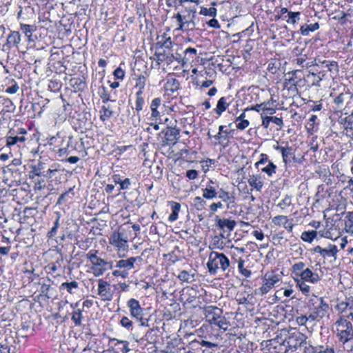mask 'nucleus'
<instances>
[{
	"label": "nucleus",
	"mask_w": 353,
	"mask_h": 353,
	"mask_svg": "<svg viewBox=\"0 0 353 353\" xmlns=\"http://www.w3.org/2000/svg\"><path fill=\"white\" fill-rule=\"evenodd\" d=\"M307 307L310 319H313L314 322L319 321L328 315L330 310V306L323 297H319L314 294H312L309 298Z\"/></svg>",
	"instance_id": "nucleus-1"
},
{
	"label": "nucleus",
	"mask_w": 353,
	"mask_h": 353,
	"mask_svg": "<svg viewBox=\"0 0 353 353\" xmlns=\"http://www.w3.org/2000/svg\"><path fill=\"white\" fill-rule=\"evenodd\" d=\"M203 312L206 321L211 325L216 326L219 329L226 331L230 323L223 316V310L216 306H206L203 308Z\"/></svg>",
	"instance_id": "nucleus-2"
},
{
	"label": "nucleus",
	"mask_w": 353,
	"mask_h": 353,
	"mask_svg": "<svg viewBox=\"0 0 353 353\" xmlns=\"http://www.w3.org/2000/svg\"><path fill=\"white\" fill-rule=\"evenodd\" d=\"M98 253V250L92 249L86 254V259L90 262L92 272L95 276H101L107 270H112L114 268L112 261H107L97 256Z\"/></svg>",
	"instance_id": "nucleus-3"
},
{
	"label": "nucleus",
	"mask_w": 353,
	"mask_h": 353,
	"mask_svg": "<svg viewBox=\"0 0 353 353\" xmlns=\"http://www.w3.org/2000/svg\"><path fill=\"white\" fill-rule=\"evenodd\" d=\"M230 261L223 253L212 251L210 253L207 268L211 274H216L219 270L225 271L230 267Z\"/></svg>",
	"instance_id": "nucleus-4"
},
{
	"label": "nucleus",
	"mask_w": 353,
	"mask_h": 353,
	"mask_svg": "<svg viewBox=\"0 0 353 353\" xmlns=\"http://www.w3.org/2000/svg\"><path fill=\"white\" fill-rule=\"evenodd\" d=\"M283 344L291 351L299 350L298 353H302L306 345H310L307 342L306 336L294 329L288 333Z\"/></svg>",
	"instance_id": "nucleus-5"
},
{
	"label": "nucleus",
	"mask_w": 353,
	"mask_h": 353,
	"mask_svg": "<svg viewBox=\"0 0 353 353\" xmlns=\"http://www.w3.org/2000/svg\"><path fill=\"white\" fill-rule=\"evenodd\" d=\"M141 261L142 258L141 256H131L126 259L117 261L114 267L117 269L113 270L112 275L115 277L126 279L129 276V271L134 268L135 263Z\"/></svg>",
	"instance_id": "nucleus-6"
},
{
	"label": "nucleus",
	"mask_w": 353,
	"mask_h": 353,
	"mask_svg": "<svg viewBox=\"0 0 353 353\" xmlns=\"http://www.w3.org/2000/svg\"><path fill=\"white\" fill-rule=\"evenodd\" d=\"M335 327L339 341L353 338V325L345 316H340L335 322Z\"/></svg>",
	"instance_id": "nucleus-7"
},
{
	"label": "nucleus",
	"mask_w": 353,
	"mask_h": 353,
	"mask_svg": "<svg viewBox=\"0 0 353 353\" xmlns=\"http://www.w3.org/2000/svg\"><path fill=\"white\" fill-rule=\"evenodd\" d=\"M109 243L117 248L119 256L120 257L124 256L121 255L120 252H125L128 248V244L126 238L124 236L123 233H121L119 231H114L112 233L109 237Z\"/></svg>",
	"instance_id": "nucleus-8"
},
{
	"label": "nucleus",
	"mask_w": 353,
	"mask_h": 353,
	"mask_svg": "<svg viewBox=\"0 0 353 353\" xmlns=\"http://www.w3.org/2000/svg\"><path fill=\"white\" fill-rule=\"evenodd\" d=\"M27 131L25 128H17V129H12L6 137V145L10 147L15 144L19 145V144L23 143L26 140L25 137Z\"/></svg>",
	"instance_id": "nucleus-9"
},
{
	"label": "nucleus",
	"mask_w": 353,
	"mask_h": 353,
	"mask_svg": "<svg viewBox=\"0 0 353 353\" xmlns=\"http://www.w3.org/2000/svg\"><path fill=\"white\" fill-rule=\"evenodd\" d=\"M263 283L260 288V292L262 294H265L279 281V277L274 272H267L263 278Z\"/></svg>",
	"instance_id": "nucleus-10"
},
{
	"label": "nucleus",
	"mask_w": 353,
	"mask_h": 353,
	"mask_svg": "<svg viewBox=\"0 0 353 353\" xmlns=\"http://www.w3.org/2000/svg\"><path fill=\"white\" fill-rule=\"evenodd\" d=\"M127 305L130 309V315L137 321H141L142 325H144L142 322L143 309L141 307L139 301L134 298H131L128 301Z\"/></svg>",
	"instance_id": "nucleus-11"
},
{
	"label": "nucleus",
	"mask_w": 353,
	"mask_h": 353,
	"mask_svg": "<svg viewBox=\"0 0 353 353\" xmlns=\"http://www.w3.org/2000/svg\"><path fill=\"white\" fill-rule=\"evenodd\" d=\"M197 10L195 6L185 8L183 14L178 12L174 15V18L178 22V26L181 23H185L196 19Z\"/></svg>",
	"instance_id": "nucleus-12"
},
{
	"label": "nucleus",
	"mask_w": 353,
	"mask_h": 353,
	"mask_svg": "<svg viewBox=\"0 0 353 353\" xmlns=\"http://www.w3.org/2000/svg\"><path fill=\"white\" fill-rule=\"evenodd\" d=\"M314 252L319 253L323 258L334 257L336 259V254L339 252L337 246L334 244H329L326 248H323L317 245L314 248Z\"/></svg>",
	"instance_id": "nucleus-13"
},
{
	"label": "nucleus",
	"mask_w": 353,
	"mask_h": 353,
	"mask_svg": "<svg viewBox=\"0 0 353 353\" xmlns=\"http://www.w3.org/2000/svg\"><path fill=\"white\" fill-rule=\"evenodd\" d=\"M15 108V105L10 99L0 96V116L5 117L7 113L14 112Z\"/></svg>",
	"instance_id": "nucleus-14"
},
{
	"label": "nucleus",
	"mask_w": 353,
	"mask_h": 353,
	"mask_svg": "<svg viewBox=\"0 0 353 353\" xmlns=\"http://www.w3.org/2000/svg\"><path fill=\"white\" fill-rule=\"evenodd\" d=\"M98 283V294L103 300L110 301L112 298L110 285L107 281L102 279H99Z\"/></svg>",
	"instance_id": "nucleus-15"
},
{
	"label": "nucleus",
	"mask_w": 353,
	"mask_h": 353,
	"mask_svg": "<svg viewBox=\"0 0 353 353\" xmlns=\"http://www.w3.org/2000/svg\"><path fill=\"white\" fill-rule=\"evenodd\" d=\"M302 353H335L334 349L328 345H306Z\"/></svg>",
	"instance_id": "nucleus-16"
},
{
	"label": "nucleus",
	"mask_w": 353,
	"mask_h": 353,
	"mask_svg": "<svg viewBox=\"0 0 353 353\" xmlns=\"http://www.w3.org/2000/svg\"><path fill=\"white\" fill-rule=\"evenodd\" d=\"M274 149L276 151H279L281 153L283 161L285 163V164L289 163L291 161V159L294 156L292 148L288 145L281 146L279 145H274Z\"/></svg>",
	"instance_id": "nucleus-17"
},
{
	"label": "nucleus",
	"mask_w": 353,
	"mask_h": 353,
	"mask_svg": "<svg viewBox=\"0 0 353 353\" xmlns=\"http://www.w3.org/2000/svg\"><path fill=\"white\" fill-rule=\"evenodd\" d=\"M300 280L316 283L320 280V277L317 273L313 272L310 268H306L302 271L299 275Z\"/></svg>",
	"instance_id": "nucleus-18"
},
{
	"label": "nucleus",
	"mask_w": 353,
	"mask_h": 353,
	"mask_svg": "<svg viewBox=\"0 0 353 353\" xmlns=\"http://www.w3.org/2000/svg\"><path fill=\"white\" fill-rule=\"evenodd\" d=\"M20 30L27 37L29 42H34L37 37H34L32 33L37 30L35 26L21 23Z\"/></svg>",
	"instance_id": "nucleus-19"
},
{
	"label": "nucleus",
	"mask_w": 353,
	"mask_h": 353,
	"mask_svg": "<svg viewBox=\"0 0 353 353\" xmlns=\"http://www.w3.org/2000/svg\"><path fill=\"white\" fill-rule=\"evenodd\" d=\"M21 37L19 32L18 31H10V34L7 37V45L9 48H18L19 44L21 43Z\"/></svg>",
	"instance_id": "nucleus-20"
},
{
	"label": "nucleus",
	"mask_w": 353,
	"mask_h": 353,
	"mask_svg": "<svg viewBox=\"0 0 353 353\" xmlns=\"http://www.w3.org/2000/svg\"><path fill=\"white\" fill-rule=\"evenodd\" d=\"M214 182L212 180L208 183L206 188L203 189V197L206 199H213L217 197L218 192L216 188L214 185Z\"/></svg>",
	"instance_id": "nucleus-21"
},
{
	"label": "nucleus",
	"mask_w": 353,
	"mask_h": 353,
	"mask_svg": "<svg viewBox=\"0 0 353 353\" xmlns=\"http://www.w3.org/2000/svg\"><path fill=\"white\" fill-rule=\"evenodd\" d=\"M217 196L221 199L223 202L227 203V208H230L234 206L235 203V198L230 195V193L223 189H221L217 194Z\"/></svg>",
	"instance_id": "nucleus-22"
},
{
	"label": "nucleus",
	"mask_w": 353,
	"mask_h": 353,
	"mask_svg": "<svg viewBox=\"0 0 353 353\" xmlns=\"http://www.w3.org/2000/svg\"><path fill=\"white\" fill-rule=\"evenodd\" d=\"M216 225L221 230L227 228L229 231H232L236 226V221L228 219H216Z\"/></svg>",
	"instance_id": "nucleus-23"
},
{
	"label": "nucleus",
	"mask_w": 353,
	"mask_h": 353,
	"mask_svg": "<svg viewBox=\"0 0 353 353\" xmlns=\"http://www.w3.org/2000/svg\"><path fill=\"white\" fill-rule=\"evenodd\" d=\"M197 51L195 48L189 47L184 51V57L181 59V65H184L194 61Z\"/></svg>",
	"instance_id": "nucleus-24"
},
{
	"label": "nucleus",
	"mask_w": 353,
	"mask_h": 353,
	"mask_svg": "<svg viewBox=\"0 0 353 353\" xmlns=\"http://www.w3.org/2000/svg\"><path fill=\"white\" fill-rule=\"evenodd\" d=\"M46 168V163L43 161H39L37 164L32 166V170L30 172V178H33L34 176H43L44 175L45 169Z\"/></svg>",
	"instance_id": "nucleus-25"
},
{
	"label": "nucleus",
	"mask_w": 353,
	"mask_h": 353,
	"mask_svg": "<svg viewBox=\"0 0 353 353\" xmlns=\"http://www.w3.org/2000/svg\"><path fill=\"white\" fill-rule=\"evenodd\" d=\"M180 130L176 127H169L165 133L167 141L176 142L179 139Z\"/></svg>",
	"instance_id": "nucleus-26"
},
{
	"label": "nucleus",
	"mask_w": 353,
	"mask_h": 353,
	"mask_svg": "<svg viewBox=\"0 0 353 353\" xmlns=\"http://www.w3.org/2000/svg\"><path fill=\"white\" fill-rule=\"evenodd\" d=\"M110 342H115L114 346L117 347L122 353H128L131 350L129 347V342L127 341L119 340L115 338H112L110 339Z\"/></svg>",
	"instance_id": "nucleus-27"
},
{
	"label": "nucleus",
	"mask_w": 353,
	"mask_h": 353,
	"mask_svg": "<svg viewBox=\"0 0 353 353\" xmlns=\"http://www.w3.org/2000/svg\"><path fill=\"white\" fill-rule=\"evenodd\" d=\"M161 99L159 97L154 98L151 102V117L155 119L156 120H157V119L160 117V112L157 110V109L161 105Z\"/></svg>",
	"instance_id": "nucleus-28"
},
{
	"label": "nucleus",
	"mask_w": 353,
	"mask_h": 353,
	"mask_svg": "<svg viewBox=\"0 0 353 353\" xmlns=\"http://www.w3.org/2000/svg\"><path fill=\"white\" fill-rule=\"evenodd\" d=\"M228 106L229 103L228 102V99L225 97H221L217 102L214 112L217 115L221 116L222 113L226 110Z\"/></svg>",
	"instance_id": "nucleus-29"
},
{
	"label": "nucleus",
	"mask_w": 353,
	"mask_h": 353,
	"mask_svg": "<svg viewBox=\"0 0 353 353\" xmlns=\"http://www.w3.org/2000/svg\"><path fill=\"white\" fill-rule=\"evenodd\" d=\"M248 181L249 185L255 188L257 191L261 190L263 183L261 181V176L259 175L250 176Z\"/></svg>",
	"instance_id": "nucleus-30"
},
{
	"label": "nucleus",
	"mask_w": 353,
	"mask_h": 353,
	"mask_svg": "<svg viewBox=\"0 0 353 353\" xmlns=\"http://www.w3.org/2000/svg\"><path fill=\"white\" fill-rule=\"evenodd\" d=\"M319 28V23L304 24L301 26L300 32L303 36H308L310 32H314Z\"/></svg>",
	"instance_id": "nucleus-31"
},
{
	"label": "nucleus",
	"mask_w": 353,
	"mask_h": 353,
	"mask_svg": "<svg viewBox=\"0 0 353 353\" xmlns=\"http://www.w3.org/2000/svg\"><path fill=\"white\" fill-rule=\"evenodd\" d=\"M336 308L343 314L345 313L347 310L353 311V299L340 302L337 304Z\"/></svg>",
	"instance_id": "nucleus-32"
},
{
	"label": "nucleus",
	"mask_w": 353,
	"mask_h": 353,
	"mask_svg": "<svg viewBox=\"0 0 353 353\" xmlns=\"http://www.w3.org/2000/svg\"><path fill=\"white\" fill-rule=\"evenodd\" d=\"M79 288L78 282L75 281H72L71 282H64L62 283L59 286V290H65L68 292L72 294H74V289H77Z\"/></svg>",
	"instance_id": "nucleus-33"
},
{
	"label": "nucleus",
	"mask_w": 353,
	"mask_h": 353,
	"mask_svg": "<svg viewBox=\"0 0 353 353\" xmlns=\"http://www.w3.org/2000/svg\"><path fill=\"white\" fill-rule=\"evenodd\" d=\"M165 89L172 93L177 91L179 89V83L178 80L174 78L168 79L165 83Z\"/></svg>",
	"instance_id": "nucleus-34"
},
{
	"label": "nucleus",
	"mask_w": 353,
	"mask_h": 353,
	"mask_svg": "<svg viewBox=\"0 0 353 353\" xmlns=\"http://www.w3.org/2000/svg\"><path fill=\"white\" fill-rule=\"evenodd\" d=\"M340 347L346 353H353V338L339 341Z\"/></svg>",
	"instance_id": "nucleus-35"
},
{
	"label": "nucleus",
	"mask_w": 353,
	"mask_h": 353,
	"mask_svg": "<svg viewBox=\"0 0 353 353\" xmlns=\"http://www.w3.org/2000/svg\"><path fill=\"white\" fill-rule=\"evenodd\" d=\"M172 212L168 217L170 222H174L178 219L179 212L181 210V204L177 202H172Z\"/></svg>",
	"instance_id": "nucleus-36"
},
{
	"label": "nucleus",
	"mask_w": 353,
	"mask_h": 353,
	"mask_svg": "<svg viewBox=\"0 0 353 353\" xmlns=\"http://www.w3.org/2000/svg\"><path fill=\"white\" fill-rule=\"evenodd\" d=\"M316 119L317 117L316 115H312L305 125L307 132L310 134H312L317 130V123L316 122Z\"/></svg>",
	"instance_id": "nucleus-37"
},
{
	"label": "nucleus",
	"mask_w": 353,
	"mask_h": 353,
	"mask_svg": "<svg viewBox=\"0 0 353 353\" xmlns=\"http://www.w3.org/2000/svg\"><path fill=\"white\" fill-rule=\"evenodd\" d=\"M196 20H192L191 21H188L185 23H181L179 24L176 28V30L181 31H192L196 28Z\"/></svg>",
	"instance_id": "nucleus-38"
},
{
	"label": "nucleus",
	"mask_w": 353,
	"mask_h": 353,
	"mask_svg": "<svg viewBox=\"0 0 353 353\" xmlns=\"http://www.w3.org/2000/svg\"><path fill=\"white\" fill-rule=\"evenodd\" d=\"M300 12L290 11V12H288V16H285L283 19H285L288 23L295 24L300 19Z\"/></svg>",
	"instance_id": "nucleus-39"
},
{
	"label": "nucleus",
	"mask_w": 353,
	"mask_h": 353,
	"mask_svg": "<svg viewBox=\"0 0 353 353\" xmlns=\"http://www.w3.org/2000/svg\"><path fill=\"white\" fill-rule=\"evenodd\" d=\"M99 94L102 99L103 103H107L108 101H113L110 99V93L108 89L104 86H101L99 90Z\"/></svg>",
	"instance_id": "nucleus-40"
},
{
	"label": "nucleus",
	"mask_w": 353,
	"mask_h": 353,
	"mask_svg": "<svg viewBox=\"0 0 353 353\" xmlns=\"http://www.w3.org/2000/svg\"><path fill=\"white\" fill-rule=\"evenodd\" d=\"M60 170V165L58 163H54L44 172L43 177L50 179L56 174V173Z\"/></svg>",
	"instance_id": "nucleus-41"
},
{
	"label": "nucleus",
	"mask_w": 353,
	"mask_h": 353,
	"mask_svg": "<svg viewBox=\"0 0 353 353\" xmlns=\"http://www.w3.org/2000/svg\"><path fill=\"white\" fill-rule=\"evenodd\" d=\"M317 235L316 230L305 231L301 234V238L303 241L311 243Z\"/></svg>",
	"instance_id": "nucleus-42"
},
{
	"label": "nucleus",
	"mask_w": 353,
	"mask_h": 353,
	"mask_svg": "<svg viewBox=\"0 0 353 353\" xmlns=\"http://www.w3.org/2000/svg\"><path fill=\"white\" fill-rule=\"evenodd\" d=\"M296 321L299 325L306 326L307 323H314L313 319H310V315L308 313L307 314H301L296 317Z\"/></svg>",
	"instance_id": "nucleus-43"
},
{
	"label": "nucleus",
	"mask_w": 353,
	"mask_h": 353,
	"mask_svg": "<svg viewBox=\"0 0 353 353\" xmlns=\"http://www.w3.org/2000/svg\"><path fill=\"white\" fill-rule=\"evenodd\" d=\"M345 229L347 233L353 234V212H349L346 216Z\"/></svg>",
	"instance_id": "nucleus-44"
},
{
	"label": "nucleus",
	"mask_w": 353,
	"mask_h": 353,
	"mask_svg": "<svg viewBox=\"0 0 353 353\" xmlns=\"http://www.w3.org/2000/svg\"><path fill=\"white\" fill-rule=\"evenodd\" d=\"M199 13L200 14L203 16L215 17L216 15V9L214 7H211L209 8L201 7Z\"/></svg>",
	"instance_id": "nucleus-45"
},
{
	"label": "nucleus",
	"mask_w": 353,
	"mask_h": 353,
	"mask_svg": "<svg viewBox=\"0 0 353 353\" xmlns=\"http://www.w3.org/2000/svg\"><path fill=\"white\" fill-rule=\"evenodd\" d=\"M262 172L266 173L269 176H272L274 174L276 173V165L273 163L272 161H269L268 164L262 168Z\"/></svg>",
	"instance_id": "nucleus-46"
},
{
	"label": "nucleus",
	"mask_w": 353,
	"mask_h": 353,
	"mask_svg": "<svg viewBox=\"0 0 353 353\" xmlns=\"http://www.w3.org/2000/svg\"><path fill=\"white\" fill-rule=\"evenodd\" d=\"M82 318L83 314L81 310L78 309L72 312V320L74 321L75 325H80L81 324Z\"/></svg>",
	"instance_id": "nucleus-47"
},
{
	"label": "nucleus",
	"mask_w": 353,
	"mask_h": 353,
	"mask_svg": "<svg viewBox=\"0 0 353 353\" xmlns=\"http://www.w3.org/2000/svg\"><path fill=\"white\" fill-rule=\"evenodd\" d=\"M238 269L239 272L245 277H250L252 274L250 270L244 268V261L241 259L238 261Z\"/></svg>",
	"instance_id": "nucleus-48"
},
{
	"label": "nucleus",
	"mask_w": 353,
	"mask_h": 353,
	"mask_svg": "<svg viewBox=\"0 0 353 353\" xmlns=\"http://www.w3.org/2000/svg\"><path fill=\"white\" fill-rule=\"evenodd\" d=\"M154 56L156 57V60L158 63L162 62H166L168 63V53L165 50H163L162 52H156Z\"/></svg>",
	"instance_id": "nucleus-49"
},
{
	"label": "nucleus",
	"mask_w": 353,
	"mask_h": 353,
	"mask_svg": "<svg viewBox=\"0 0 353 353\" xmlns=\"http://www.w3.org/2000/svg\"><path fill=\"white\" fill-rule=\"evenodd\" d=\"M206 205V201L201 196H196L194 199V205L197 210H203Z\"/></svg>",
	"instance_id": "nucleus-50"
},
{
	"label": "nucleus",
	"mask_w": 353,
	"mask_h": 353,
	"mask_svg": "<svg viewBox=\"0 0 353 353\" xmlns=\"http://www.w3.org/2000/svg\"><path fill=\"white\" fill-rule=\"evenodd\" d=\"M101 115L100 116L101 120L103 121H105L107 119L110 118L113 115V111L110 110L109 107L103 106L101 110Z\"/></svg>",
	"instance_id": "nucleus-51"
},
{
	"label": "nucleus",
	"mask_w": 353,
	"mask_h": 353,
	"mask_svg": "<svg viewBox=\"0 0 353 353\" xmlns=\"http://www.w3.org/2000/svg\"><path fill=\"white\" fill-rule=\"evenodd\" d=\"M135 88L137 89H145L146 85V77L144 75H139L136 78Z\"/></svg>",
	"instance_id": "nucleus-52"
},
{
	"label": "nucleus",
	"mask_w": 353,
	"mask_h": 353,
	"mask_svg": "<svg viewBox=\"0 0 353 353\" xmlns=\"http://www.w3.org/2000/svg\"><path fill=\"white\" fill-rule=\"evenodd\" d=\"M59 220H60V214H58L57 218L56 219L53 227L48 233V236L49 238H52L57 234V230L59 227Z\"/></svg>",
	"instance_id": "nucleus-53"
},
{
	"label": "nucleus",
	"mask_w": 353,
	"mask_h": 353,
	"mask_svg": "<svg viewBox=\"0 0 353 353\" xmlns=\"http://www.w3.org/2000/svg\"><path fill=\"white\" fill-rule=\"evenodd\" d=\"M305 267V263L302 262V261H299L298 263H294L293 265H292V270H293V272L296 275V276H299L300 275V273L302 272V271H304V268Z\"/></svg>",
	"instance_id": "nucleus-54"
},
{
	"label": "nucleus",
	"mask_w": 353,
	"mask_h": 353,
	"mask_svg": "<svg viewBox=\"0 0 353 353\" xmlns=\"http://www.w3.org/2000/svg\"><path fill=\"white\" fill-rule=\"evenodd\" d=\"M120 324L128 330H132L133 323L128 317L123 316L120 321Z\"/></svg>",
	"instance_id": "nucleus-55"
},
{
	"label": "nucleus",
	"mask_w": 353,
	"mask_h": 353,
	"mask_svg": "<svg viewBox=\"0 0 353 353\" xmlns=\"http://www.w3.org/2000/svg\"><path fill=\"white\" fill-rule=\"evenodd\" d=\"M296 285L299 287L300 290L304 294H307L310 292V286L306 284L305 281L296 279Z\"/></svg>",
	"instance_id": "nucleus-56"
},
{
	"label": "nucleus",
	"mask_w": 353,
	"mask_h": 353,
	"mask_svg": "<svg viewBox=\"0 0 353 353\" xmlns=\"http://www.w3.org/2000/svg\"><path fill=\"white\" fill-rule=\"evenodd\" d=\"M310 75H312L314 77V80L313 81L312 85L320 87L321 86V81L323 80V77H324V74L323 72H319V74H316L312 72H309Z\"/></svg>",
	"instance_id": "nucleus-57"
},
{
	"label": "nucleus",
	"mask_w": 353,
	"mask_h": 353,
	"mask_svg": "<svg viewBox=\"0 0 353 353\" xmlns=\"http://www.w3.org/2000/svg\"><path fill=\"white\" fill-rule=\"evenodd\" d=\"M288 217L284 215H278L274 216L272 219V223L276 225H284V223H286V221H288Z\"/></svg>",
	"instance_id": "nucleus-58"
},
{
	"label": "nucleus",
	"mask_w": 353,
	"mask_h": 353,
	"mask_svg": "<svg viewBox=\"0 0 353 353\" xmlns=\"http://www.w3.org/2000/svg\"><path fill=\"white\" fill-rule=\"evenodd\" d=\"M157 44L160 45L161 48L165 50V51L167 50H170L172 47V41L170 37L166 38L163 43L158 42Z\"/></svg>",
	"instance_id": "nucleus-59"
},
{
	"label": "nucleus",
	"mask_w": 353,
	"mask_h": 353,
	"mask_svg": "<svg viewBox=\"0 0 353 353\" xmlns=\"http://www.w3.org/2000/svg\"><path fill=\"white\" fill-rule=\"evenodd\" d=\"M264 103L265 106H263L262 112H265V115H272L276 112V108L269 107L270 101H265Z\"/></svg>",
	"instance_id": "nucleus-60"
},
{
	"label": "nucleus",
	"mask_w": 353,
	"mask_h": 353,
	"mask_svg": "<svg viewBox=\"0 0 353 353\" xmlns=\"http://www.w3.org/2000/svg\"><path fill=\"white\" fill-rule=\"evenodd\" d=\"M291 197L288 195H286L278 204V206L281 209H284L287 207H289L291 205Z\"/></svg>",
	"instance_id": "nucleus-61"
},
{
	"label": "nucleus",
	"mask_w": 353,
	"mask_h": 353,
	"mask_svg": "<svg viewBox=\"0 0 353 353\" xmlns=\"http://www.w3.org/2000/svg\"><path fill=\"white\" fill-rule=\"evenodd\" d=\"M113 74L116 79L123 80L125 77V72L121 66H119L114 70Z\"/></svg>",
	"instance_id": "nucleus-62"
},
{
	"label": "nucleus",
	"mask_w": 353,
	"mask_h": 353,
	"mask_svg": "<svg viewBox=\"0 0 353 353\" xmlns=\"http://www.w3.org/2000/svg\"><path fill=\"white\" fill-rule=\"evenodd\" d=\"M322 63H326V67L329 71L332 72L333 70H334L336 72L339 71V65L336 61H332L330 62H327L325 60Z\"/></svg>",
	"instance_id": "nucleus-63"
},
{
	"label": "nucleus",
	"mask_w": 353,
	"mask_h": 353,
	"mask_svg": "<svg viewBox=\"0 0 353 353\" xmlns=\"http://www.w3.org/2000/svg\"><path fill=\"white\" fill-rule=\"evenodd\" d=\"M343 120L345 129H353V117L351 114L345 117Z\"/></svg>",
	"instance_id": "nucleus-64"
}]
</instances>
